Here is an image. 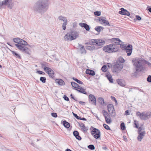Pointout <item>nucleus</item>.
Masks as SVG:
<instances>
[{
  "label": "nucleus",
  "mask_w": 151,
  "mask_h": 151,
  "mask_svg": "<svg viewBox=\"0 0 151 151\" xmlns=\"http://www.w3.org/2000/svg\"><path fill=\"white\" fill-rule=\"evenodd\" d=\"M132 63L135 67V71L131 74L132 77H137L138 73L144 70L145 69L144 65H147L150 67H151V63L142 58L136 57L133 58Z\"/></svg>",
  "instance_id": "obj_1"
},
{
  "label": "nucleus",
  "mask_w": 151,
  "mask_h": 151,
  "mask_svg": "<svg viewBox=\"0 0 151 151\" xmlns=\"http://www.w3.org/2000/svg\"><path fill=\"white\" fill-rule=\"evenodd\" d=\"M49 6L48 0H38L34 4L32 9L35 13L42 14L47 11Z\"/></svg>",
  "instance_id": "obj_2"
},
{
  "label": "nucleus",
  "mask_w": 151,
  "mask_h": 151,
  "mask_svg": "<svg viewBox=\"0 0 151 151\" xmlns=\"http://www.w3.org/2000/svg\"><path fill=\"white\" fill-rule=\"evenodd\" d=\"M79 35L78 32L75 30L71 31L65 35L64 39L65 41H72L79 37Z\"/></svg>",
  "instance_id": "obj_3"
},
{
  "label": "nucleus",
  "mask_w": 151,
  "mask_h": 151,
  "mask_svg": "<svg viewBox=\"0 0 151 151\" xmlns=\"http://www.w3.org/2000/svg\"><path fill=\"white\" fill-rule=\"evenodd\" d=\"M103 50L105 52L109 53L115 52L118 51V48L113 46V45L111 44L105 46L103 47Z\"/></svg>",
  "instance_id": "obj_4"
},
{
  "label": "nucleus",
  "mask_w": 151,
  "mask_h": 151,
  "mask_svg": "<svg viewBox=\"0 0 151 151\" xmlns=\"http://www.w3.org/2000/svg\"><path fill=\"white\" fill-rule=\"evenodd\" d=\"M6 6L8 8L12 9L14 6L12 0H4L1 2L0 1V9L3 8V6Z\"/></svg>",
  "instance_id": "obj_5"
},
{
  "label": "nucleus",
  "mask_w": 151,
  "mask_h": 151,
  "mask_svg": "<svg viewBox=\"0 0 151 151\" xmlns=\"http://www.w3.org/2000/svg\"><path fill=\"white\" fill-rule=\"evenodd\" d=\"M90 129L91 130V134L95 139H99L100 138L101 132L99 129L91 126L90 128Z\"/></svg>",
  "instance_id": "obj_6"
},
{
  "label": "nucleus",
  "mask_w": 151,
  "mask_h": 151,
  "mask_svg": "<svg viewBox=\"0 0 151 151\" xmlns=\"http://www.w3.org/2000/svg\"><path fill=\"white\" fill-rule=\"evenodd\" d=\"M121 48L123 50L126 51L127 55L130 56L132 54V46L131 44L126 46V45L123 44L120 46Z\"/></svg>",
  "instance_id": "obj_7"
},
{
  "label": "nucleus",
  "mask_w": 151,
  "mask_h": 151,
  "mask_svg": "<svg viewBox=\"0 0 151 151\" xmlns=\"http://www.w3.org/2000/svg\"><path fill=\"white\" fill-rule=\"evenodd\" d=\"M71 85L74 88V89L76 90L79 92L86 95L87 92L85 91L86 89H84L83 88L80 86L77 83L74 82H71Z\"/></svg>",
  "instance_id": "obj_8"
},
{
  "label": "nucleus",
  "mask_w": 151,
  "mask_h": 151,
  "mask_svg": "<svg viewBox=\"0 0 151 151\" xmlns=\"http://www.w3.org/2000/svg\"><path fill=\"white\" fill-rule=\"evenodd\" d=\"M123 67V65L119 63H115L113 65V68L111 69L113 73H118L120 72L121 69Z\"/></svg>",
  "instance_id": "obj_9"
},
{
  "label": "nucleus",
  "mask_w": 151,
  "mask_h": 151,
  "mask_svg": "<svg viewBox=\"0 0 151 151\" xmlns=\"http://www.w3.org/2000/svg\"><path fill=\"white\" fill-rule=\"evenodd\" d=\"M15 46L23 53L27 54L29 55H30V50L27 47L19 44H15Z\"/></svg>",
  "instance_id": "obj_10"
},
{
  "label": "nucleus",
  "mask_w": 151,
  "mask_h": 151,
  "mask_svg": "<svg viewBox=\"0 0 151 151\" xmlns=\"http://www.w3.org/2000/svg\"><path fill=\"white\" fill-rule=\"evenodd\" d=\"M111 43H113L112 45H113V46L116 47L118 48V51L119 50V47L117 46L118 45H122V42L119 38H113L110 40Z\"/></svg>",
  "instance_id": "obj_11"
},
{
  "label": "nucleus",
  "mask_w": 151,
  "mask_h": 151,
  "mask_svg": "<svg viewBox=\"0 0 151 151\" xmlns=\"http://www.w3.org/2000/svg\"><path fill=\"white\" fill-rule=\"evenodd\" d=\"M102 113L106 122L108 124H110L112 122V120L111 118V116L109 115V113L105 110L102 111Z\"/></svg>",
  "instance_id": "obj_12"
},
{
  "label": "nucleus",
  "mask_w": 151,
  "mask_h": 151,
  "mask_svg": "<svg viewBox=\"0 0 151 151\" xmlns=\"http://www.w3.org/2000/svg\"><path fill=\"white\" fill-rule=\"evenodd\" d=\"M88 100L91 104L96 105V100L94 96L92 94H90L88 96Z\"/></svg>",
  "instance_id": "obj_13"
},
{
  "label": "nucleus",
  "mask_w": 151,
  "mask_h": 151,
  "mask_svg": "<svg viewBox=\"0 0 151 151\" xmlns=\"http://www.w3.org/2000/svg\"><path fill=\"white\" fill-rule=\"evenodd\" d=\"M120 11L119 12V13L122 15H127V16L130 15V12L126 9H124L123 8H121L120 9Z\"/></svg>",
  "instance_id": "obj_14"
},
{
  "label": "nucleus",
  "mask_w": 151,
  "mask_h": 151,
  "mask_svg": "<svg viewBox=\"0 0 151 151\" xmlns=\"http://www.w3.org/2000/svg\"><path fill=\"white\" fill-rule=\"evenodd\" d=\"M46 71H45L49 75V77L53 79H54V76H53L54 74V71L50 68H47Z\"/></svg>",
  "instance_id": "obj_15"
},
{
  "label": "nucleus",
  "mask_w": 151,
  "mask_h": 151,
  "mask_svg": "<svg viewBox=\"0 0 151 151\" xmlns=\"http://www.w3.org/2000/svg\"><path fill=\"white\" fill-rule=\"evenodd\" d=\"M138 135L137 139L138 141L140 142L144 137L146 132L145 131H143L142 132H138Z\"/></svg>",
  "instance_id": "obj_16"
},
{
  "label": "nucleus",
  "mask_w": 151,
  "mask_h": 151,
  "mask_svg": "<svg viewBox=\"0 0 151 151\" xmlns=\"http://www.w3.org/2000/svg\"><path fill=\"white\" fill-rule=\"evenodd\" d=\"M142 116V117L141 118L142 120H147L151 117V112H150L146 113L143 112Z\"/></svg>",
  "instance_id": "obj_17"
},
{
  "label": "nucleus",
  "mask_w": 151,
  "mask_h": 151,
  "mask_svg": "<svg viewBox=\"0 0 151 151\" xmlns=\"http://www.w3.org/2000/svg\"><path fill=\"white\" fill-rule=\"evenodd\" d=\"M62 124L65 128H66L70 131L72 129V127H70L69 123L67 122L66 120H64L62 122Z\"/></svg>",
  "instance_id": "obj_18"
},
{
  "label": "nucleus",
  "mask_w": 151,
  "mask_h": 151,
  "mask_svg": "<svg viewBox=\"0 0 151 151\" xmlns=\"http://www.w3.org/2000/svg\"><path fill=\"white\" fill-rule=\"evenodd\" d=\"M79 24L82 27L84 28L86 31H89L90 27L86 23H79Z\"/></svg>",
  "instance_id": "obj_19"
},
{
  "label": "nucleus",
  "mask_w": 151,
  "mask_h": 151,
  "mask_svg": "<svg viewBox=\"0 0 151 151\" xmlns=\"http://www.w3.org/2000/svg\"><path fill=\"white\" fill-rule=\"evenodd\" d=\"M105 76L106 77L107 79L109 80L110 83H113V79L112 78V76L110 72H108L106 74Z\"/></svg>",
  "instance_id": "obj_20"
},
{
  "label": "nucleus",
  "mask_w": 151,
  "mask_h": 151,
  "mask_svg": "<svg viewBox=\"0 0 151 151\" xmlns=\"http://www.w3.org/2000/svg\"><path fill=\"white\" fill-rule=\"evenodd\" d=\"M73 135L76 138L79 140H81L82 138L79 135V132L76 130H75L73 132Z\"/></svg>",
  "instance_id": "obj_21"
},
{
  "label": "nucleus",
  "mask_w": 151,
  "mask_h": 151,
  "mask_svg": "<svg viewBox=\"0 0 151 151\" xmlns=\"http://www.w3.org/2000/svg\"><path fill=\"white\" fill-rule=\"evenodd\" d=\"M96 45L98 46H101L104 45L105 43V41L103 40L96 39Z\"/></svg>",
  "instance_id": "obj_22"
},
{
  "label": "nucleus",
  "mask_w": 151,
  "mask_h": 151,
  "mask_svg": "<svg viewBox=\"0 0 151 151\" xmlns=\"http://www.w3.org/2000/svg\"><path fill=\"white\" fill-rule=\"evenodd\" d=\"M55 82L56 83L60 86H63L65 84L64 81L61 79L58 78L55 79Z\"/></svg>",
  "instance_id": "obj_23"
},
{
  "label": "nucleus",
  "mask_w": 151,
  "mask_h": 151,
  "mask_svg": "<svg viewBox=\"0 0 151 151\" xmlns=\"http://www.w3.org/2000/svg\"><path fill=\"white\" fill-rule=\"evenodd\" d=\"M40 64L42 68L44 69L45 71H46V70L47 69V68H49L47 67V66H49L48 65V63L47 62H44L40 63Z\"/></svg>",
  "instance_id": "obj_24"
},
{
  "label": "nucleus",
  "mask_w": 151,
  "mask_h": 151,
  "mask_svg": "<svg viewBox=\"0 0 151 151\" xmlns=\"http://www.w3.org/2000/svg\"><path fill=\"white\" fill-rule=\"evenodd\" d=\"M86 73L91 76H94L95 75V72L94 70L89 69L86 70Z\"/></svg>",
  "instance_id": "obj_25"
},
{
  "label": "nucleus",
  "mask_w": 151,
  "mask_h": 151,
  "mask_svg": "<svg viewBox=\"0 0 151 151\" xmlns=\"http://www.w3.org/2000/svg\"><path fill=\"white\" fill-rule=\"evenodd\" d=\"M101 47H97L96 48L93 45L88 46L86 47V49L89 50H93L96 49L97 50L100 48Z\"/></svg>",
  "instance_id": "obj_26"
},
{
  "label": "nucleus",
  "mask_w": 151,
  "mask_h": 151,
  "mask_svg": "<svg viewBox=\"0 0 151 151\" xmlns=\"http://www.w3.org/2000/svg\"><path fill=\"white\" fill-rule=\"evenodd\" d=\"M78 45L79 47H81V48H80V50L81 51V54L86 53V51L84 48V46H82V45L79 44H78Z\"/></svg>",
  "instance_id": "obj_27"
},
{
  "label": "nucleus",
  "mask_w": 151,
  "mask_h": 151,
  "mask_svg": "<svg viewBox=\"0 0 151 151\" xmlns=\"http://www.w3.org/2000/svg\"><path fill=\"white\" fill-rule=\"evenodd\" d=\"M107 108L108 111H110L112 110H114V105L111 104H109L107 106Z\"/></svg>",
  "instance_id": "obj_28"
},
{
  "label": "nucleus",
  "mask_w": 151,
  "mask_h": 151,
  "mask_svg": "<svg viewBox=\"0 0 151 151\" xmlns=\"http://www.w3.org/2000/svg\"><path fill=\"white\" fill-rule=\"evenodd\" d=\"M98 101L101 105H103L104 104L106 106V104L104 102V99L102 97L99 98L98 99Z\"/></svg>",
  "instance_id": "obj_29"
},
{
  "label": "nucleus",
  "mask_w": 151,
  "mask_h": 151,
  "mask_svg": "<svg viewBox=\"0 0 151 151\" xmlns=\"http://www.w3.org/2000/svg\"><path fill=\"white\" fill-rule=\"evenodd\" d=\"M11 52L12 53L13 55L16 58H18L19 59H21V57L16 52L11 50Z\"/></svg>",
  "instance_id": "obj_30"
},
{
  "label": "nucleus",
  "mask_w": 151,
  "mask_h": 151,
  "mask_svg": "<svg viewBox=\"0 0 151 151\" xmlns=\"http://www.w3.org/2000/svg\"><path fill=\"white\" fill-rule=\"evenodd\" d=\"M109 112V115H110V116L113 118H114L115 117L116 114L115 109H114V110H112Z\"/></svg>",
  "instance_id": "obj_31"
},
{
  "label": "nucleus",
  "mask_w": 151,
  "mask_h": 151,
  "mask_svg": "<svg viewBox=\"0 0 151 151\" xmlns=\"http://www.w3.org/2000/svg\"><path fill=\"white\" fill-rule=\"evenodd\" d=\"M103 29L104 28L103 27L100 26H97L95 28V30L98 32H100L101 30H103Z\"/></svg>",
  "instance_id": "obj_32"
},
{
  "label": "nucleus",
  "mask_w": 151,
  "mask_h": 151,
  "mask_svg": "<svg viewBox=\"0 0 151 151\" xmlns=\"http://www.w3.org/2000/svg\"><path fill=\"white\" fill-rule=\"evenodd\" d=\"M19 45L23 46H26L27 45V42L25 40L22 39H21V40L19 41Z\"/></svg>",
  "instance_id": "obj_33"
},
{
  "label": "nucleus",
  "mask_w": 151,
  "mask_h": 151,
  "mask_svg": "<svg viewBox=\"0 0 151 151\" xmlns=\"http://www.w3.org/2000/svg\"><path fill=\"white\" fill-rule=\"evenodd\" d=\"M58 19L59 20H62L64 22H68L67 19L66 17H63L62 16H59L58 17Z\"/></svg>",
  "instance_id": "obj_34"
},
{
  "label": "nucleus",
  "mask_w": 151,
  "mask_h": 151,
  "mask_svg": "<svg viewBox=\"0 0 151 151\" xmlns=\"http://www.w3.org/2000/svg\"><path fill=\"white\" fill-rule=\"evenodd\" d=\"M116 82L120 86L124 87L125 86L124 84L122 82V80L121 79H118L116 80Z\"/></svg>",
  "instance_id": "obj_35"
},
{
  "label": "nucleus",
  "mask_w": 151,
  "mask_h": 151,
  "mask_svg": "<svg viewBox=\"0 0 151 151\" xmlns=\"http://www.w3.org/2000/svg\"><path fill=\"white\" fill-rule=\"evenodd\" d=\"M125 62L124 59L122 57H120L118 59V61L116 63H122Z\"/></svg>",
  "instance_id": "obj_36"
},
{
  "label": "nucleus",
  "mask_w": 151,
  "mask_h": 151,
  "mask_svg": "<svg viewBox=\"0 0 151 151\" xmlns=\"http://www.w3.org/2000/svg\"><path fill=\"white\" fill-rule=\"evenodd\" d=\"M21 40V38H20L18 37L17 38H14L13 39V41L17 43V44H19V41Z\"/></svg>",
  "instance_id": "obj_37"
},
{
  "label": "nucleus",
  "mask_w": 151,
  "mask_h": 151,
  "mask_svg": "<svg viewBox=\"0 0 151 151\" xmlns=\"http://www.w3.org/2000/svg\"><path fill=\"white\" fill-rule=\"evenodd\" d=\"M103 24H104L105 26H113V24L110 23L108 21L106 20V21Z\"/></svg>",
  "instance_id": "obj_38"
},
{
  "label": "nucleus",
  "mask_w": 151,
  "mask_h": 151,
  "mask_svg": "<svg viewBox=\"0 0 151 151\" xmlns=\"http://www.w3.org/2000/svg\"><path fill=\"white\" fill-rule=\"evenodd\" d=\"M143 126V124H142V125H141L140 127H138V128H137L138 129V132H142V130L145 131V128H143V127H142V126Z\"/></svg>",
  "instance_id": "obj_39"
},
{
  "label": "nucleus",
  "mask_w": 151,
  "mask_h": 151,
  "mask_svg": "<svg viewBox=\"0 0 151 151\" xmlns=\"http://www.w3.org/2000/svg\"><path fill=\"white\" fill-rule=\"evenodd\" d=\"M120 127H121V129L122 130H124L125 129H126L125 126V125L124 123L123 122H122V123L121 124Z\"/></svg>",
  "instance_id": "obj_40"
},
{
  "label": "nucleus",
  "mask_w": 151,
  "mask_h": 151,
  "mask_svg": "<svg viewBox=\"0 0 151 151\" xmlns=\"http://www.w3.org/2000/svg\"><path fill=\"white\" fill-rule=\"evenodd\" d=\"M40 81L42 83H45L46 82V78L44 77H41L40 78Z\"/></svg>",
  "instance_id": "obj_41"
},
{
  "label": "nucleus",
  "mask_w": 151,
  "mask_h": 151,
  "mask_svg": "<svg viewBox=\"0 0 151 151\" xmlns=\"http://www.w3.org/2000/svg\"><path fill=\"white\" fill-rule=\"evenodd\" d=\"M134 127L136 128H138L139 126V123L138 122V121H136V120H134Z\"/></svg>",
  "instance_id": "obj_42"
},
{
  "label": "nucleus",
  "mask_w": 151,
  "mask_h": 151,
  "mask_svg": "<svg viewBox=\"0 0 151 151\" xmlns=\"http://www.w3.org/2000/svg\"><path fill=\"white\" fill-rule=\"evenodd\" d=\"M106 68L107 67L106 65H104L102 66L101 68V70L103 72H106L107 71Z\"/></svg>",
  "instance_id": "obj_43"
},
{
  "label": "nucleus",
  "mask_w": 151,
  "mask_h": 151,
  "mask_svg": "<svg viewBox=\"0 0 151 151\" xmlns=\"http://www.w3.org/2000/svg\"><path fill=\"white\" fill-rule=\"evenodd\" d=\"M143 112L141 113L139 111H137L136 112V115L137 116H139L140 119H141V118L142 117V115H143Z\"/></svg>",
  "instance_id": "obj_44"
},
{
  "label": "nucleus",
  "mask_w": 151,
  "mask_h": 151,
  "mask_svg": "<svg viewBox=\"0 0 151 151\" xmlns=\"http://www.w3.org/2000/svg\"><path fill=\"white\" fill-rule=\"evenodd\" d=\"M103 126L104 127L106 130H111L109 126L106 124H103Z\"/></svg>",
  "instance_id": "obj_45"
},
{
  "label": "nucleus",
  "mask_w": 151,
  "mask_h": 151,
  "mask_svg": "<svg viewBox=\"0 0 151 151\" xmlns=\"http://www.w3.org/2000/svg\"><path fill=\"white\" fill-rule=\"evenodd\" d=\"M88 148L91 150H94L95 147L93 145H90L88 146Z\"/></svg>",
  "instance_id": "obj_46"
},
{
  "label": "nucleus",
  "mask_w": 151,
  "mask_h": 151,
  "mask_svg": "<svg viewBox=\"0 0 151 151\" xmlns=\"http://www.w3.org/2000/svg\"><path fill=\"white\" fill-rule=\"evenodd\" d=\"M96 39H91L92 45H96Z\"/></svg>",
  "instance_id": "obj_47"
},
{
  "label": "nucleus",
  "mask_w": 151,
  "mask_h": 151,
  "mask_svg": "<svg viewBox=\"0 0 151 151\" xmlns=\"http://www.w3.org/2000/svg\"><path fill=\"white\" fill-rule=\"evenodd\" d=\"M99 22H101L102 23V24H104V22L106 21V20L104 19H103V17H100L99 18Z\"/></svg>",
  "instance_id": "obj_48"
},
{
  "label": "nucleus",
  "mask_w": 151,
  "mask_h": 151,
  "mask_svg": "<svg viewBox=\"0 0 151 151\" xmlns=\"http://www.w3.org/2000/svg\"><path fill=\"white\" fill-rule=\"evenodd\" d=\"M111 99L112 101H114L115 102L116 105L118 104L117 101L114 97L111 96Z\"/></svg>",
  "instance_id": "obj_49"
},
{
  "label": "nucleus",
  "mask_w": 151,
  "mask_h": 151,
  "mask_svg": "<svg viewBox=\"0 0 151 151\" xmlns=\"http://www.w3.org/2000/svg\"><path fill=\"white\" fill-rule=\"evenodd\" d=\"M94 14L95 16H99L101 15V12L99 11H96L94 12Z\"/></svg>",
  "instance_id": "obj_50"
},
{
  "label": "nucleus",
  "mask_w": 151,
  "mask_h": 151,
  "mask_svg": "<svg viewBox=\"0 0 151 151\" xmlns=\"http://www.w3.org/2000/svg\"><path fill=\"white\" fill-rule=\"evenodd\" d=\"M81 129L83 131L84 133L86 132L88 130V129L86 128L85 126H84V127L81 128Z\"/></svg>",
  "instance_id": "obj_51"
},
{
  "label": "nucleus",
  "mask_w": 151,
  "mask_h": 151,
  "mask_svg": "<svg viewBox=\"0 0 151 151\" xmlns=\"http://www.w3.org/2000/svg\"><path fill=\"white\" fill-rule=\"evenodd\" d=\"M147 81L149 83L151 82V76L149 75L147 78Z\"/></svg>",
  "instance_id": "obj_52"
},
{
  "label": "nucleus",
  "mask_w": 151,
  "mask_h": 151,
  "mask_svg": "<svg viewBox=\"0 0 151 151\" xmlns=\"http://www.w3.org/2000/svg\"><path fill=\"white\" fill-rule=\"evenodd\" d=\"M51 116L55 118H56L58 116V115L56 113L52 112L51 113Z\"/></svg>",
  "instance_id": "obj_53"
},
{
  "label": "nucleus",
  "mask_w": 151,
  "mask_h": 151,
  "mask_svg": "<svg viewBox=\"0 0 151 151\" xmlns=\"http://www.w3.org/2000/svg\"><path fill=\"white\" fill-rule=\"evenodd\" d=\"M72 114L73 115V116L75 118H76L77 119H79V118H80V116H78L75 113L73 112H72Z\"/></svg>",
  "instance_id": "obj_54"
},
{
  "label": "nucleus",
  "mask_w": 151,
  "mask_h": 151,
  "mask_svg": "<svg viewBox=\"0 0 151 151\" xmlns=\"http://www.w3.org/2000/svg\"><path fill=\"white\" fill-rule=\"evenodd\" d=\"M37 73L39 74L44 75L45 74L44 72L39 70L37 71Z\"/></svg>",
  "instance_id": "obj_55"
},
{
  "label": "nucleus",
  "mask_w": 151,
  "mask_h": 151,
  "mask_svg": "<svg viewBox=\"0 0 151 151\" xmlns=\"http://www.w3.org/2000/svg\"><path fill=\"white\" fill-rule=\"evenodd\" d=\"M63 98L65 101H68L69 100L68 97L67 96L65 95H64L63 96Z\"/></svg>",
  "instance_id": "obj_56"
},
{
  "label": "nucleus",
  "mask_w": 151,
  "mask_h": 151,
  "mask_svg": "<svg viewBox=\"0 0 151 151\" xmlns=\"http://www.w3.org/2000/svg\"><path fill=\"white\" fill-rule=\"evenodd\" d=\"M71 98L73 99L76 101H78V100L77 98H75L72 94H71L70 95Z\"/></svg>",
  "instance_id": "obj_57"
},
{
  "label": "nucleus",
  "mask_w": 151,
  "mask_h": 151,
  "mask_svg": "<svg viewBox=\"0 0 151 151\" xmlns=\"http://www.w3.org/2000/svg\"><path fill=\"white\" fill-rule=\"evenodd\" d=\"M135 17L136 19L138 21H140L142 19L141 17L139 15H136Z\"/></svg>",
  "instance_id": "obj_58"
},
{
  "label": "nucleus",
  "mask_w": 151,
  "mask_h": 151,
  "mask_svg": "<svg viewBox=\"0 0 151 151\" xmlns=\"http://www.w3.org/2000/svg\"><path fill=\"white\" fill-rule=\"evenodd\" d=\"M146 10L151 13V6H148L146 8Z\"/></svg>",
  "instance_id": "obj_59"
},
{
  "label": "nucleus",
  "mask_w": 151,
  "mask_h": 151,
  "mask_svg": "<svg viewBox=\"0 0 151 151\" xmlns=\"http://www.w3.org/2000/svg\"><path fill=\"white\" fill-rule=\"evenodd\" d=\"M78 123L79 124V126L81 128L84 127V126H85L83 123Z\"/></svg>",
  "instance_id": "obj_60"
},
{
  "label": "nucleus",
  "mask_w": 151,
  "mask_h": 151,
  "mask_svg": "<svg viewBox=\"0 0 151 151\" xmlns=\"http://www.w3.org/2000/svg\"><path fill=\"white\" fill-rule=\"evenodd\" d=\"M129 112V110H126L125 112V114L126 115H129L130 114Z\"/></svg>",
  "instance_id": "obj_61"
},
{
  "label": "nucleus",
  "mask_w": 151,
  "mask_h": 151,
  "mask_svg": "<svg viewBox=\"0 0 151 151\" xmlns=\"http://www.w3.org/2000/svg\"><path fill=\"white\" fill-rule=\"evenodd\" d=\"M102 148L104 150H108V149L107 148V147L106 146L104 145H103L102 147Z\"/></svg>",
  "instance_id": "obj_62"
},
{
  "label": "nucleus",
  "mask_w": 151,
  "mask_h": 151,
  "mask_svg": "<svg viewBox=\"0 0 151 151\" xmlns=\"http://www.w3.org/2000/svg\"><path fill=\"white\" fill-rule=\"evenodd\" d=\"M85 44L86 45H92V43L91 42V39L89 40V42L86 43Z\"/></svg>",
  "instance_id": "obj_63"
},
{
  "label": "nucleus",
  "mask_w": 151,
  "mask_h": 151,
  "mask_svg": "<svg viewBox=\"0 0 151 151\" xmlns=\"http://www.w3.org/2000/svg\"><path fill=\"white\" fill-rule=\"evenodd\" d=\"M76 82L81 84H83V83L82 81H80V80L78 79L77 81Z\"/></svg>",
  "instance_id": "obj_64"
}]
</instances>
